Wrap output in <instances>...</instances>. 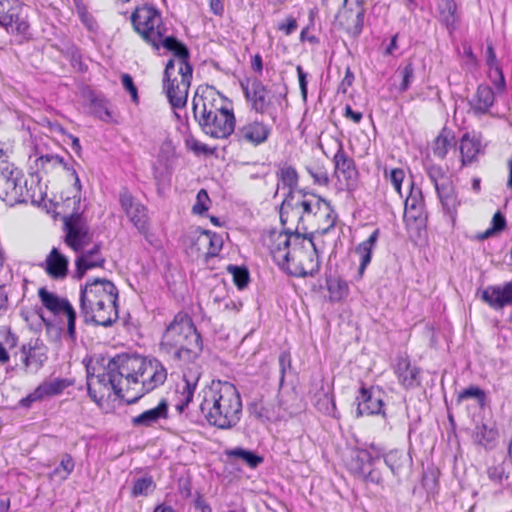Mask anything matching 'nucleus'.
Masks as SVG:
<instances>
[{
	"instance_id": "17",
	"label": "nucleus",
	"mask_w": 512,
	"mask_h": 512,
	"mask_svg": "<svg viewBox=\"0 0 512 512\" xmlns=\"http://www.w3.org/2000/svg\"><path fill=\"white\" fill-rule=\"evenodd\" d=\"M69 385L70 382L67 379L54 378L45 380L26 397L22 398L20 405L29 408L34 402L61 394Z\"/></svg>"
},
{
	"instance_id": "53",
	"label": "nucleus",
	"mask_w": 512,
	"mask_h": 512,
	"mask_svg": "<svg viewBox=\"0 0 512 512\" xmlns=\"http://www.w3.org/2000/svg\"><path fill=\"white\" fill-rule=\"evenodd\" d=\"M488 478L496 484H503L509 478V474L505 471L504 465H494L487 469Z\"/></svg>"
},
{
	"instance_id": "10",
	"label": "nucleus",
	"mask_w": 512,
	"mask_h": 512,
	"mask_svg": "<svg viewBox=\"0 0 512 512\" xmlns=\"http://www.w3.org/2000/svg\"><path fill=\"white\" fill-rule=\"evenodd\" d=\"M158 14L157 9L144 4L137 7L131 15L136 32L157 50L160 48V23H156Z\"/></svg>"
},
{
	"instance_id": "64",
	"label": "nucleus",
	"mask_w": 512,
	"mask_h": 512,
	"mask_svg": "<svg viewBox=\"0 0 512 512\" xmlns=\"http://www.w3.org/2000/svg\"><path fill=\"white\" fill-rule=\"evenodd\" d=\"M492 228L496 231V232H500L502 231L505 226H506V220H505V217L500 213V212H497L494 214L493 218H492Z\"/></svg>"
},
{
	"instance_id": "25",
	"label": "nucleus",
	"mask_w": 512,
	"mask_h": 512,
	"mask_svg": "<svg viewBox=\"0 0 512 512\" xmlns=\"http://www.w3.org/2000/svg\"><path fill=\"white\" fill-rule=\"evenodd\" d=\"M68 266V258L56 247L51 249L45 261L41 264L46 274L53 280L65 279L69 272Z\"/></svg>"
},
{
	"instance_id": "19",
	"label": "nucleus",
	"mask_w": 512,
	"mask_h": 512,
	"mask_svg": "<svg viewBox=\"0 0 512 512\" xmlns=\"http://www.w3.org/2000/svg\"><path fill=\"white\" fill-rule=\"evenodd\" d=\"M480 299L494 310L512 306V280L503 285H489L480 291Z\"/></svg>"
},
{
	"instance_id": "21",
	"label": "nucleus",
	"mask_w": 512,
	"mask_h": 512,
	"mask_svg": "<svg viewBox=\"0 0 512 512\" xmlns=\"http://www.w3.org/2000/svg\"><path fill=\"white\" fill-rule=\"evenodd\" d=\"M486 145L482 142V136L479 133H465L459 144L461 154V163L463 166L471 165L478 161V157L485 153Z\"/></svg>"
},
{
	"instance_id": "1",
	"label": "nucleus",
	"mask_w": 512,
	"mask_h": 512,
	"mask_svg": "<svg viewBox=\"0 0 512 512\" xmlns=\"http://www.w3.org/2000/svg\"><path fill=\"white\" fill-rule=\"evenodd\" d=\"M105 362V359H102ZM157 361L138 355H116L103 363V371L88 374L89 397L98 405L114 393L128 404L137 402L156 387Z\"/></svg>"
},
{
	"instance_id": "2",
	"label": "nucleus",
	"mask_w": 512,
	"mask_h": 512,
	"mask_svg": "<svg viewBox=\"0 0 512 512\" xmlns=\"http://www.w3.org/2000/svg\"><path fill=\"white\" fill-rule=\"evenodd\" d=\"M269 238L270 254L282 270L295 277L318 273L320 260L312 234L307 237L296 228L295 231L273 232Z\"/></svg>"
},
{
	"instance_id": "31",
	"label": "nucleus",
	"mask_w": 512,
	"mask_h": 512,
	"mask_svg": "<svg viewBox=\"0 0 512 512\" xmlns=\"http://www.w3.org/2000/svg\"><path fill=\"white\" fill-rule=\"evenodd\" d=\"M379 230H374L365 241L358 244L355 252L360 256V265L358 268V275L361 278L365 272L366 267L371 262L372 251L378 240Z\"/></svg>"
},
{
	"instance_id": "54",
	"label": "nucleus",
	"mask_w": 512,
	"mask_h": 512,
	"mask_svg": "<svg viewBox=\"0 0 512 512\" xmlns=\"http://www.w3.org/2000/svg\"><path fill=\"white\" fill-rule=\"evenodd\" d=\"M61 314L66 316L67 319V334L71 340L76 339V312L73 306L70 304Z\"/></svg>"
},
{
	"instance_id": "11",
	"label": "nucleus",
	"mask_w": 512,
	"mask_h": 512,
	"mask_svg": "<svg viewBox=\"0 0 512 512\" xmlns=\"http://www.w3.org/2000/svg\"><path fill=\"white\" fill-rule=\"evenodd\" d=\"M66 232L64 242L76 253L82 251L92 240L86 219L81 213H72L63 218Z\"/></svg>"
},
{
	"instance_id": "40",
	"label": "nucleus",
	"mask_w": 512,
	"mask_h": 512,
	"mask_svg": "<svg viewBox=\"0 0 512 512\" xmlns=\"http://www.w3.org/2000/svg\"><path fill=\"white\" fill-rule=\"evenodd\" d=\"M227 455L229 457L241 459L250 468H256L263 461V458L261 456L241 447H237L228 451Z\"/></svg>"
},
{
	"instance_id": "9",
	"label": "nucleus",
	"mask_w": 512,
	"mask_h": 512,
	"mask_svg": "<svg viewBox=\"0 0 512 512\" xmlns=\"http://www.w3.org/2000/svg\"><path fill=\"white\" fill-rule=\"evenodd\" d=\"M166 96L172 109L185 107L191 84L192 71L179 72L173 69L171 62L165 65Z\"/></svg>"
},
{
	"instance_id": "46",
	"label": "nucleus",
	"mask_w": 512,
	"mask_h": 512,
	"mask_svg": "<svg viewBox=\"0 0 512 512\" xmlns=\"http://www.w3.org/2000/svg\"><path fill=\"white\" fill-rule=\"evenodd\" d=\"M248 410L251 416L261 422L271 421L274 418L270 408L266 406L261 400L252 402L249 405Z\"/></svg>"
},
{
	"instance_id": "63",
	"label": "nucleus",
	"mask_w": 512,
	"mask_h": 512,
	"mask_svg": "<svg viewBox=\"0 0 512 512\" xmlns=\"http://www.w3.org/2000/svg\"><path fill=\"white\" fill-rule=\"evenodd\" d=\"M299 80V86L301 90L302 97L306 99L307 97V80L306 73L303 71L301 66H297L296 68Z\"/></svg>"
},
{
	"instance_id": "44",
	"label": "nucleus",
	"mask_w": 512,
	"mask_h": 512,
	"mask_svg": "<svg viewBox=\"0 0 512 512\" xmlns=\"http://www.w3.org/2000/svg\"><path fill=\"white\" fill-rule=\"evenodd\" d=\"M327 288L332 301H341L346 298L349 293V287L346 281L341 279H333L328 281Z\"/></svg>"
},
{
	"instance_id": "4",
	"label": "nucleus",
	"mask_w": 512,
	"mask_h": 512,
	"mask_svg": "<svg viewBox=\"0 0 512 512\" xmlns=\"http://www.w3.org/2000/svg\"><path fill=\"white\" fill-rule=\"evenodd\" d=\"M118 289L107 279L88 281L80 291V314L85 323L109 327L118 319Z\"/></svg>"
},
{
	"instance_id": "56",
	"label": "nucleus",
	"mask_w": 512,
	"mask_h": 512,
	"mask_svg": "<svg viewBox=\"0 0 512 512\" xmlns=\"http://www.w3.org/2000/svg\"><path fill=\"white\" fill-rule=\"evenodd\" d=\"M401 76H402V82L400 85V91L404 92L409 88V86L414 78V67H413L412 63H408L402 68Z\"/></svg>"
},
{
	"instance_id": "43",
	"label": "nucleus",
	"mask_w": 512,
	"mask_h": 512,
	"mask_svg": "<svg viewBox=\"0 0 512 512\" xmlns=\"http://www.w3.org/2000/svg\"><path fill=\"white\" fill-rule=\"evenodd\" d=\"M75 462L71 455L65 454L60 464L55 467V469L51 472L50 476L52 478H57L61 481L66 480L71 472L74 470Z\"/></svg>"
},
{
	"instance_id": "61",
	"label": "nucleus",
	"mask_w": 512,
	"mask_h": 512,
	"mask_svg": "<svg viewBox=\"0 0 512 512\" xmlns=\"http://www.w3.org/2000/svg\"><path fill=\"white\" fill-rule=\"evenodd\" d=\"M308 172L311 175V177L314 179L315 183H317L319 185H326V184H328L329 177H328L327 173L324 170L318 169V170L314 171V170L309 168Z\"/></svg>"
},
{
	"instance_id": "20",
	"label": "nucleus",
	"mask_w": 512,
	"mask_h": 512,
	"mask_svg": "<svg viewBox=\"0 0 512 512\" xmlns=\"http://www.w3.org/2000/svg\"><path fill=\"white\" fill-rule=\"evenodd\" d=\"M119 201L122 209L139 231H145L147 227L148 216L146 208L132 194L123 189L119 195Z\"/></svg>"
},
{
	"instance_id": "47",
	"label": "nucleus",
	"mask_w": 512,
	"mask_h": 512,
	"mask_svg": "<svg viewBox=\"0 0 512 512\" xmlns=\"http://www.w3.org/2000/svg\"><path fill=\"white\" fill-rule=\"evenodd\" d=\"M227 270L233 276L234 284L238 289H244L248 285L250 276L246 267L229 265Z\"/></svg>"
},
{
	"instance_id": "49",
	"label": "nucleus",
	"mask_w": 512,
	"mask_h": 512,
	"mask_svg": "<svg viewBox=\"0 0 512 512\" xmlns=\"http://www.w3.org/2000/svg\"><path fill=\"white\" fill-rule=\"evenodd\" d=\"M427 175L433 183L435 190L441 187V184L445 185L451 181L450 177L447 176L440 166L431 165L426 169Z\"/></svg>"
},
{
	"instance_id": "8",
	"label": "nucleus",
	"mask_w": 512,
	"mask_h": 512,
	"mask_svg": "<svg viewBox=\"0 0 512 512\" xmlns=\"http://www.w3.org/2000/svg\"><path fill=\"white\" fill-rule=\"evenodd\" d=\"M0 199L10 206L36 202L34 193L27 187L24 174L13 164L4 163L0 166Z\"/></svg>"
},
{
	"instance_id": "14",
	"label": "nucleus",
	"mask_w": 512,
	"mask_h": 512,
	"mask_svg": "<svg viewBox=\"0 0 512 512\" xmlns=\"http://www.w3.org/2000/svg\"><path fill=\"white\" fill-rule=\"evenodd\" d=\"M0 26L17 33L28 30L29 24L23 15V7L17 0H0Z\"/></svg>"
},
{
	"instance_id": "35",
	"label": "nucleus",
	"mask_w": 512,
	"mask_h": 512,
	"mask_svg": "<svg viewBox=\"0 0 512 512\" xmlns=\"http://www.w3.org/2000/svg\"><path fill=\"white\" fill-rule=\"evenodd\" d=\"M384 462L394 475H399L405 467L411 466L412 459L402 450H391L384 455Z\"/></svg>"
},
{
	"instance_id": "58",
	"label": "nucleus",
	"mask_w": 512,
	"mask_h": 512,
	"mask_svg": "<svg viewBox=\"0 0 512 512\" xmlns=\"http://www.w3.org/2000/svg\"><path fill=\"white\" fill-rule=\"evenodd\" d=\"M121 83H122L124 89L130 93L132 101L134 103H137L138 102V90L133 82L132 77L127 73L122 74L121 75Z\"/></svg>"
},
{
	"instance_id": "15",
	"label": "nucleus",
	"mask_w": 512,
	"mask_h": 512,
	"mask_svg": "<svg viewBox=\"0 0 512 512\" xmlns=\"http://www.w3.org/2000/svg\"><path fill=\"white\" fill-rule=\"evenodd\" d=\"M21 362L25 373L37 372L47 361V347L39 339H31L20 347Z\"/></svg>"
},
{
	"instance_id": "26",
	"label": "nucleus",
	"mask_w": 512,
	"mask_h": 512,
	"mask_svg": "<svg viewBox=\"0 0 512 512\" xmlns=\"http://www.w3.org/2000/svg\"><path fill=\"white\" fill-rule=\"evenodd\" d=\"M395 374L399 383L405 389H411L420 385V369L411 364L407 356H399L395 365Z\"/></svg>"
},
{
	"instance_id": "28",
	"label": "nucleus",
	"mask_w": 512,
	"mask_h": 512,
	"mask_svg": "<svg viewBox=\"0 0 512 512\" xmlns=\"http://www.w3.org/2000/svg\"><path fill=\"white\" fill-rule=\"evenodd\" d=\"M333 163L335 172L341 174L348 182V185L356 182L358 170L353 158L349 157L344 151L342 142H338V149L333 157Z\"/></svg>"
},
{
	"instance_id": "23",
	"label": "nucleus",
	"mask_w": 512,
	"mask_h": 512,
	"mask_svg": "<svg viewBox=\"0 0 512 512\" xmlns=\"http://www.w3.org/2000/svg\"><path fill=\"white\" fill-rule=\"evenodd\" d=\"M357 401V416L377 414L385 415L383 410V397L380 389L361 388Z\"/></svg>"
},
{
	"instance_id": "3",
	"label": "nucleus",
	"mask_w": 512,
	"mask_h": 512,
	"mask_svg": "<svg viewBox=\"0 0 512 512\" xmlns=\"http://www.w3.org/2000/svg\"><path fill=\"white\" fill-rule=\"evenodd\" d=\"M201 412L214 427L228 430L235 427L242 415V400L236 386L227 381H212L204 390Z\"/></svg>"
},
{
	"instance_id": "60",
	"label": "nucleus",
	"mask_w": 512,
	"mask_h": 512,
	"mask_svg": "<svg viewBox=\"0 0 512 512\" xmlns=\"http://www.w3.org/2000/svg\"><path fill=\"white\" fill-rule=\"evenodd\" d=\"M361 477L366 482H370L376 485H383V476L381 472L376 468H372L369 470L367 469L365 475H361Z\"/></svg>"
},
{
	"instance_id": "55",
	"label": "nucleus",
	"mask_w": 512,
	"mask_h": 512,
	"mask_svg": "<svg viewBox=\"0 0 512 512\" xmlns=\"http://www.w3.org/2000/svg\"><path fill=\"white\" fill-rule=\"evenodd\" d=\"M385 176L389 178L396 192L402 197L401 186L405 177L404 171L400 168H394L389 172V174L385 171Z\"/></svg>"
},
{
	"instance_id": "16",
	"label": "nucleus",
	"mask_w": 512,
	"mask_h": 512,
	"mask_svg": "<svg viewBox=\"0 0 512 512\" xmlns=\"http://www.w3.org/2000/svg\"><path fill=\"white\" fill-rule=\"evenodd\" d=\"M162 48L171 54L166 64L171 62L173 69L179 72L193 71L192 65L189 62L190 53L187 46L173 36L162 38Z\"/></svg>"
},
{
	"instance_id": "18",
	"label": "nucleus",
	"mask_w": 512,
	"mask_h": 512,
	"mask_svg": "<svg viewBox=\"0 0 512 512\" xmlns=\"http://www.w3.org/2000/svg\"><path fill=\"white\" fill-rule=\"evenodd\" d=\"M234 137L239 143L259 146L266 142L270 136L271 128L261 121H249L234 129Z\"/></svg>"
},
{
	"instance_id": "32",
	"label": "nucleus",
	"mask_w": 512,
	"mask_h": 512,
	"mask_svg": "<svg viewBox=\"0 0 512 512\" xmlns=\"http://www.w3.org/2000/svg\"><path fill=\"white\" fill-rule=\"evenodd\" d=\"M336 220L337 214L330 202L324 199L316 215L315 222L311 226L317 227V230H321L325 234L335 226Z\"/></svg>"
},
{
	"instance_id": "30",
	"label": "nucleus",
	"mask_w": 512,
	"mask_h": 512,
	"mask_svg": "<svg viewBox=\"0 0 512 512\" xmlns=\"http://www.w3.org/2000/svg\"><path fill=\"white\" fill-rule=\"evenodd\" d=\"M494 101L495 94L492 88L488 85H479L469 104L475 115H484L488 113Z\"/></svg>"
},
{
	"instance_id": "22",
	"label": "nucleus",
	"mask_w": 512,
	"mask_h": 512,
	"mask_svg": "<svg viewBox=\"0 0 512 512\" xmlns=\"http://www.w3.org/2000/svg\"><path fill=\"white\" fill-rule=\"evenodd\" d=\"M240 85L246 99L251 103L252 109L259 114H264L269 106V101L267 100V89L263 83L255 78L241 81Z\"/></svg>"
},
{
	"instance_id": "5",
	"label": "nucleus",
	"mask_w": 512,
	"mask_h": 512,
	"mask_svg": "<svg viewBox=\"0 0 512 512\" xmlns=\"http://www.w3.org/2000/svg\"><path fill=\"white\" fill-rule=\"evenodd\" d=\"M193 114L201 130L215 139L229 137L235 129V115L227 99L215 90L196 93L193 98Z\"/></svg>"
},
{
	"instance_id": "29",
	"label": "nucleus",
	"mask_w": 512,
	"mask_h": 512,
	"mask_svg": "<svg viewBox=\"0 0 512 512\" xmlns=\"http://www.w3.org/2000/svg\"><path fill=\"white\" fill-rule=\"evenodd\" d=\"M192 244L200 251L202 248H207L205 255L216 256L222 248V238L216 233L209 231H196L191 237Z\"/></svg>"
},
{
	"instance_id": "24",
	"label": "nucleus",
	"mask_w": 512,
	"mask_h": 512,
	"mask_svg": "<svg viewBox=\"0 0 512 512\" xmlns=\"http://www.w3.org/2000/svg\"><path fill=\"white\" fill-rule=\"evenodd\" d=\"M101 247V243H96L91 249L79 252L75 260V278L82 279L87 270L104 267L106 259L101 253Z\"/></svg>"
},
{
	"instance_id": "52",
	"label": "nucleus",
	"mask_w": 512,
	"mask_h": 512,
	"mask_svg": "<svg viewBox=\"0 0 512 512\" xmlns=\"http://www.w3.org/2000/svg\"><path fill=\"white\" fill-rule=\"evenodd\" d=\"M210 198L205 189L198 191L196 201L192 207V212L197 215H203L209 209Z\"/></svg>"
},
{
	"instance_id": "27",
	"label": "nucleus",
	"mask_w": 512,
	"mask_h": 512,
	"mask_svg": "<svg viewBox=\"0 0 512 512\" xmlns=\"http://www.w3.org/2000/svg\"><path fill=\"white\" fill-rule=\"evenodd\" d=\"M440 200L444 214L449 217L450 222L454 225L457 218V209L461 204L455 191L452 180L436 190Z\"/></svg>"
},
{
	"instance_id": "33",
	"label": "nucleus",
	"mask_w": 512,
	"mask_h": 512,
	"mask_svg": "<svg viewBox=\"0 0 512 512\" xmlns=\"http://www.w3.org/2000/svg\"><path fill=\"white\" fill-rule=\"evenodd\" d=\"M42 305L54 315H60L71 303L66 298L48 291L45 287L38 290Z\"/></svg>"
},
{
	"instance_id": "45",
	"label": "nucleus",
	"mask_w": 512,
	"mask_h": 512,
	"mask_svg": "<svg viewBox=\"0 0 512 512\" xmlns=\"http://www.w3.org/2000/svg\"><path fill=\"white\" fill-rule=\"evenodd\" d=\"M160 419V403L153 409L147 410L140 415L132 418L134 426H150Z\"/></svg>"
},
{
	"instance_id": "12",
	"label": "nucleus",
	"mask_w": 512,
	"mask_h": 512,
	"mask_svg": "<svg viewBox=\"0 0 512 512\" xmlns=\"http://www.w3.org/2000/svg\"><path fill=\"white\" fill-rule=\"evenodd\" d=\"M365 11L363 0H344V7L336 19L349 35L357 37L363 29Z\"/></svg>"
},
{
	"instance_id": "57",
	"label": "nucleus",
	"mask_w": 512,
	"mask_h": 512,
	"mask_svg": "<svg viewBox=\"0 0 512 512\" xmlns=\"http://www.w3.org/2000/svg\"><path fill=\"white\" fill-rule=\"evenodd\" d=\"M279 367H280V386L283 385L285 374L291 369V356L287 351H283L279 355Z\"/></svg>"
},
{
	"instance_id": "39",
	"label": "nucleus",
	"mask_w": 512,
	"mask_h": 512,
	"mask_svg": "<svg viewBox=\"0 0 512 512\" xmlns=\"http://www.w3.org/2000/svg\"><path fill=\"white\" fill-rule=\"evenodd\" d=\"M36 165L45 172H49L57 166H62L65 170L69 171L70 167L63 157L53 154L41 155L36 160Z\"/></svg>"
},
{
	"instance_id": "42",
	"label": "nucleus",
	"mask_w": 512,
	"mask_h": 512,
	"mask_svg": "<svg viewBox=\"0 0 512 512\" xmlns=\"http://www.w3.org/2000/svg\"><path fill=\"white\" fill-rule=\"evenodd\" d=\"M452 139L453 137L450 135V132L443 129L433 142V154L438 158H445L451 146Z\"/></svg>"
},
{
	"instance_id": "37",
	"label": "nucleus",
	"mask_w": 512,
	"mask_h": 512,
	"mask_svg": "<svg viewBox=\"0 0 512 512\" xmlns=\"http://www.w3.org/2000/svg\"><path fill=\"white\" fill-rule=\"evenodd\" d=\"M438 10L440 20L445 24V26L450 30L455 29L458 17L456 15L457 5L454 0H440L438 3Z\"/></svg>"
},
{
	"instance_id": "59",
	"label": "nucleus",
	"mask_w": 512,
	"mask_h": 512,
	"mask_svg": "<svg viewBox=\"0 0 512 512\" xmlns=\"http://www.w3.org/2000/svg\"><path fill=\"white\" fill-rule=\"evenodd\" d=\"M421 211V201H418L415 196L410 195L405 200V212H415L412 214L413 218H417Z\"/></svg>"
},
{
	"instance_id": "38",
	"label": "nucleus",
	"mask_w": 512,
	"mask_h": 512,
	"mask_svg": "<svg viewBox=\"0 0 512 512\" xmlns=\"http://www.w3.org/2000/svg\"><path fill=\"white\" fill-rule=\"evenodd\" d=\"M90 108L92 113L100 120L105 122L112 121V115L109 110V102L104 97L94 95L91 98Z\"/></svg>"
},
{
	"instance_id": "51",
	"label": "nucleus",
	"mask_w": 512,
	"mask_h": 512,
	"mask_svg": "<svg viewBox=\"0 0 512 512\" xmlns=\"http://www.w3.org/2000/svg\"><path fill=\"white\" fill-rule=\"evenodd\" d=\"M156 487L151 477H142L134 482L132 493L134 496L147 495Z\"/></svg>"
},
{
	"instance_id": "6",
	"label": "nucleus",
	"mask_w": 512,
	"mask_h": 512,
	"mask_svg": "<svg viewBox=\"0 0 512 512\" xmlns=\"http://www.w3.org/2000/svg\"><path fill=\"white\" fill-rule=\"evenodd\" d=\"M176 347L174 357L188 361L202 349V339L191 318L178 313L162 333V346Z\"/></svg>"
},
{
	"instance_id": "48",
	"label": "nucleus",
	"mask_w": 512,
	"mask_h": 512,
	"mask_svg": "<svg viewBox=\"0 0 512 512\" xmlns=\"http://www.w3.org/2000/svg\"><path fill=\"white\" fill-rule=\"evenodd\" d=\"M474 398L478 401L480 406L485 405L486 394L484 390L477 386H469L461 391L457 396V403L460 404L463 400Z\"/></svg>"
},
{
	"instance_id": "50",
	"label": "nucleus",
	"mask_w": 512,
	"mask_h": 512,
	"mask_svg": "<svg viewBox=\"0 0 512 512\" xmlns=\"http://www.w3.org/2000/svg\"><path fill=\"white\" fill-rule=\"evenodd\" d=\"M279 179L283 183L284 186H287L292 190L298 184V174L295 168L292 166L282 167L279 172Z\"/></svg>"
},
{
	"instance_id": "7",
	"label": "nucleus",
	"mask_w": 512,
	"mask_h": 512,
	"mask_svg": "<svg viewBox=\"0 0 512 512\" xmlns=\"http://www.w3.org/2000/svg\"><path fill=\"white\" fill-rule=\"evenodd\" d=\"M324 198L313 193H304L301 198L295 199L290 191L281 205L280 219L283 224L286 223L289 214L298 219V231H306L309 226L314 224Z\"/></svg>"
},
{
	"instance_id": "34",
	"label": "nucleus",
	"mask_w": 512,
	"mask_h": 512,
	"mask_svg": "<svg viewBox=\"0 0 512 512\" xmlns=\"http://www.w3.org/2000/svg\"><path fill=\"white\" fill-rule=\"evenodd\" d=\"M378 454H372L371 451H355L348 463V467L356 475H365L366 470L374 464Z\"/></svg>"
},
{
	"instance_id": "62",
	"label": "nucleus",
	"mask_w": 512,
	"mask_h": 512,
	"mask_svg": "<svg viewBox=\"0 0 512 512\" xmlns=\"http://www.w3.org/2000/svg\"><path fill=\"white\" fill-rule=\"evenodd\" d=\"M297 21L293 17H288L285 23H280L278 29L286 35L292 34L297 29Z\"/></svg>"
},
{
	"instance_id": "36",
	"label": "nucleus",
	"mask_w": 512,
	"mask_h": 512,
	"mask_svg": "<svg viewBox=\"0 0 512 512\" xmlns=\"http://www.w3.org/2000/svg\"><path fill=\"white\" fill-rule=\"evenodd\" d=\"M497 437L498 431L486 424L477 425L473 434L474 442L486 449L494 446Z\"/></svg>"
},
{
	"instance_id": "41",
	"label": "nucleus",
	"mask_w": 512,
	"mask_h": 512,
	"mask_svg": "<svg viewBox=\"0 0 512 512\" xmlns=\"http://www.w3.org/2000/svg\"><path fill=\"white\" fill-rule=\"evenodd\" d=\"M179 145V140L175 142L172 138L169 137H167L162 142V158H165V165L167 169L172 168L175 164V159L179 156L177 152Z\"/></svg>"
},
{
	"instance_id": "13",
	"label": "nucleus",
	"mask_w": 512,
	"mask_h": 512,
	"mask_svg": "<svg viewBox=\"0 0 512 512\" xmlns=\"http://www.w3.org/2000/svg\"><path fill=\"white\" fill-rule=\"evenodd\" d=\"M200 376V368L195 364L187 367L183 372L181 381L176 385V399L173 404L178 412H183L192 401Z\"/></svg>"
}]
</instances>
